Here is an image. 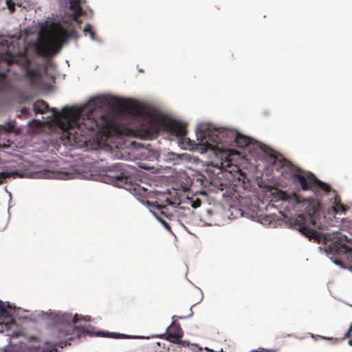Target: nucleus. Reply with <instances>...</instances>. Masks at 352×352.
Instances as JSON below:
<instances>
[{"mask_svg":"<svg viewBox=\"0 0 352 352\" xmlns=\"http://www.w3.org/2000/svg\"><path fill=\"white\" fill-rule=\"evenodd\" d=\"M123 101L114 96H98L89 100L79 109L64 107L61 111L52 108L58 126L63 130V139L71 145L82 147L89 139L91 132H99L107 136L116 130L114 119L107 114L96 119V111L106 104L122 106Z\"/></svg>","mask_w":352,"mask_h":352,"instance_id":"nucleus-1","label":"nucleus"},{"mask_svg":"<svg viewBox=\"0 0 352 352\" xmlns=\"http://www.w3.org/2000/svg\"><path fill=\"white\" fill-rule=\"evenodd\" d=\"M44 319L51 320L53 325L51 329V334L54 340L53 344L61 348L71 344V341L76 337L80 338V336L89 335L90 336H98L110 338L114 339L129 338L125 334L109 332V331H91L84 329L80 325H77L82 317L78 314L74 316L71 314L60 311L45 312L43 314Z\"/></svg>","mask_w":352,"mask_h":352,"instance_id":"nucleus-2","label":"nucleus"},{"mask_svg":"<svg viewBox=\"0 0 352 352\" xmlns=\"http://www.w3.org/2000/svg\"><path fill=\"white\" fill-rule=\"evenodd\" d=\"M278 195L281 200L292 203L294 207L304 212L307 216V217L303 214H298L292 221V226L309 240H313L314 242L319 243L322 240L320 233L311 228L309 226L311 225L315 228H320V223H318L316 220L317 213L320 208V203L314 199H301L295 192L288 193L286 191L280 190Z\"/></svg>","mask_w":352,"mask_h":352,"instance_id":"nucleus-3","label":"nucleus"},{"mask_svg":"<svg viewBox=\"0 0 352 352\" xmlns=\"http://www.w3.org/2000/svg\"><path fill=\"white\" fill-rule=\"evenodd\" d=\"M135 115L140 122L137 135L142 139H153L163 129L177 137H184L187 133L185 123L164 117L156 111L137 108Z\"/></svg>","mask_w":352,"mask_h":352,"instance_id":"nucleus-4","label":"nucleus"},{"mask_svg":"<svg viewBox=\"0 0 352 352\" xmlns=\"http://www.w3.org/2000/svg\"><path fill=\"white\" fill-rule=\"evenodd\" d=\"M76 34L75 30L69 32L59 22H51L43 27L38 34L35 49L38 56L48 58L59 52L67 40Z\"/></svg>","mask_w":352,"mask_h":352,"instance_id":"nucleus-5","label":"nucleus"},{"mask_svg":"<svg viewBox=\"0 0 352 352\" xmlns=\"http://www.w3.org/2000/svg\"><path fill=\"white\" fill-rule=\"evenodd\" d=\"M2 48L3 50L0 54V67L3 65L9 67L16 64L25 69V76L29 80L30 85L34 87H38L41 81V74L38 69L30 67V61L25 50L14 43L2 46Z\"/></svg>","mask_w":352,"mask_h":352,"instance_id":"nucleus-6","label":"nucleus"},{"mask_svg":"<svg viewBox=\"0 0 352 352\" xmlns=\"http://www.w3.org/2000/svg\"><path fill=\"white\" fill-rule=\"evenodd\" d=\"M238 131L228 128H217L202 131L201 144L206 150L219 151V144L233 145Z\"/></svg>","mask_w":352,"mask_h":352,"instance_id":"nucleus-7","label":"nucleus"},{"mask_svg":"<svg viewBox=\"0 0 352 352\" xmlns=\"http://www.w3.org/2000/svg\"><path fill=\"white\" fill-rule=\"evenodd\" d=\"M292 178L294 182H297L302 190L309 189L315 190L320 188L325 192L331 190V186L319 180L313 173L310 172L302 173V170L296 168L295 171L292 173Z\"/></svg>","mask_w":352,"mask_h":352,"instance_id":"nucleus-8","label":"nucleus"},{"mask_svg":"<svg viewBox=\"0 0 352 352\" xmlns=\"http://www.w3.org/2000/svg\"><path fill=\"white\" fill-rule=\"evenodd\" d=\"M107 177L109 178V182L121 188L125 186L129 179L121 164H116L109 167Z\"/></svg>","mask_w":352,"mask_h":352,"instance_id":"nucleus-9","label":"nucleus"},{"mask_svg":"<svg viewBox=\"0 0 352 352\" xmlns=\"http://www.w3.org/2000/svg\"><path fill=\"white\" fill-rule=\"evenodd\" d=\"M331 250L340 257V263H343L352 272V247L340 242H335Z\"/></svg>","mask_w":352,"mask_h":352,"instance_id":"nucleus-10","label":"nucleus"},{"mask_svg":"<svg viewBox=\"0 0 352 352\" xmlns=\"http://www.w3.org/2000/svg\"><path fill=\"white\" fill-rule=\"evenodd\" d=\"M12 309V307L10 305L8 304L7 306H6L4 302L0 300V319L3 318L7 320L6 322H0V325L2 327H4L6 330L10 329L12 327L16 324V321L10 313V309Z\"/></svg>","mask_w":352,"mask_h":352,"instance_id":"nucleus-11","label":"nucleus"},{"mask_svg":"<svg viewBox=\"0 0 352 352\" xmlns=\"http://www.w3.org/2000/svg\"><path fill=\"white\" fill-rule=\"evenodd\" d=\"M164 203L165 204H160L158 203V201H156L153 206L155 207V209L157 210L158 212H153V214L159 219V221L164 226V227L169 230L170 226L168 223L164 220H163L161 217H160L158 216V213L165 216L166 217L170 218V217H173V214L171 213H169V212L168 211V206H172L174 204V203L168 197L166 198Z\"/></svg>","mask_w":352,"mask_h":352,"instance_id":"nucleus-12","label":"nucleus"},{"mask_svg":"<svg viewBox=\"0 0 352 352\" xmlns=\"http://www.w3.org/2000/svg\"><path fill=\"white\" fill-rule=\"evenodd\" d=\"M184 336V331L180 324L173 321L171 324L167 328L166 333L162 337H164L167 340L170 342H177L179 338Z\"/></svg>","mask_w":352,"mask_h":352,"instance_id":"nucleus-13","label":"nucleus"},{"mask_svg":"<svg viewBox=\"0 0 352 352\" xmlns=\"http://www.w3.org/2000/svg\"><path fill=\"white\" fill-rule=\"evenodd\" d=\"M9 70L7 68L6 71L0 72V94L9 91L13 88L12 81L7 74Z\"/></svg>","mask_w":352,"mask_h":352,"instance_id":"nucleus-14","label":"nucleus"},{"mask_svg":"<svg viewBox=\"0 0 352 352\" xmlns=\"http://www.w3.org/2000/svg\"><path fill=\"white\" fill-rule=\"evenodd\" d=\"M250 142L251 139L249 137L238 132L233 145L239 148H245L250 144Z\"/></svg>","mask_w":352,"mask_h":352,"instance_id":"nucleus-15","label":"nucleus"},{"mask_svg":"<svg viewBox=\"0 0 352 352\" xmlns=\"http://www.w3.org/2000/svg\"><path fill=\"white\" fill-rule=\"evenodd\" d=\"M33 109L36 113L43 114L49 109V105L46 102L41 100L34 103Z\"/></svg>","mask_w":352,"mask_h":352,"instance_id":"nucleus-16","label":"nucleus"},{"mask_svg":"<svg viewBox=\"0 0 352 352\" xmlns=\"http://www.w3.org/2000/svg\"><path fill=\"white\" fill-rule=\"evenodd\" d=\"M15 126L14 122H6L4 124L0 125V132L10 133L14 131Z\"/></svg>","mask_w":352,"mask_h":352,"instance_id":"nucleus-17","label":"nucleus"},{"mask_svg":"<svg viewBox=\"0 0 352 352\" xmlns=\"http://www.w3.org/2000/svg\"><path fill=\"white\" fill-rule=\"evenodd\" d=\"M351 332H352V322H351V324L350 325L348 331L346 332V333L342 338H329V337H325V336H320V337L324 340H333L334 342H339V341H342V340H345L346 338H349L351 336Z\"/></svg>","mask_w":352,"mask_h":352,"instance_id":"nucleus-18","label":"nucleus"},{"mask_svg":"<svg viewBox=\"0 0 352 352\" xmlns=\"http://www.w3.org/2000/svg\"><path fill=\"white\" fill-rule=\"evenodd\" d=\"M31 352H57V351L54 346L46 345L32 349Z\"/></svg>","mask_w":352,"mask_h":352,"instance_id":"nucleus-19","label":"nucleus"},{"mask_svg":"<svg viewBox=\"0 0 352 352\" xmlns=\"http://www.w3.org/2000/svg\"><path fill=\"white\" fill-rule=\"evenodd\" d=\"M333 208L336 213L344 212L346 210L344 206L341 204L340 200H338L337 198L335 199V206Z\"/></svg>","mask_w":352,"mask_h":352,"instance_id":"nucleus-20","label":"nucleus"},{"mask_svg":"<svg viewBox=\"0 0 352 352\" xmlns=\"http://www.w3.org/2000/svg\"><path fill=\"white\" fill-rule=\"evenodd\" d=\"M83 32H85V34H90V37L92 39H95L96 34H95L94 31L92 29V26L90 24H87L85 26V28L83 29Z\"/></svg>","mask_w":352,"mask_h":352,"instance_id":"nucleus-21","label":"nucleus"},{"mask_svg":"<svg viewBox=\"0 0 352 352\" xmlns=\"http://www.w3.org/2000/svg\"><path fill=\"white\" fill-rule=\"evenodd\" d=\"M6 5L8 8L10 10L11 12H14L15 10V4L12 0H7Z\"/></svg>","mask_w":352,"mask_h":352,"instance_id":"nucleus-22","label":"nucleus"},{"mask_svg":"<svg viewBox=\"0 0 352 352\" xmlns=\"http://www.w3.org/2000/svg\"><path fill=\"white\" fill-rule=\"evenodd\" d=\"M8 336H10V339H12L20 337L22 336V333L21 331H14L8 334Z\"/></svg>","mask_w":352,"mask_h":352,"instance_id":"nucleus-23","label":"nucleus"},{"mask_svg":"<svg viewBox=\"0 0 352 352\" xmlns=\"http://www.w3.org/2000/svg\"><path fill=\"white\" fill-rule=\"evenodd\" d=\"M175 344H177L180 346H188L189 344H190V342L188 341H186V340H182V338H179V342H174Z\"/></svg>","mask_w":352,"mask_h":352,"instance_id":"nucleus-24","label":"nucleus"},{"mask_svg":"<svg viewBox=\"0 0 352 352\" xmlns=\"http://www.w3.org/2000/svg\"><path fill=\"white\" fill-rule=\"evenodd\" d=\"M8 176V174L4 172L0 173V184H2L4 179Z\"/></svg>","mask_w":352,"mask_h":352,"instance_id":"nucleus-25","label":"nucleus"},{"mask_svg":"<svg viewBox=\"0 0 352 352\" xmlns=\"http://www.w3.org/2000/svg\"><path fill=\"white\" fill-rule=\"evenodd\" d=\"M200 204H201L200 200L197 199L195 202H194L192 204V206L193 208H196L200 206Z\"/></svg>","mask_w":352,"mask_h":352,"instance_id":"nucleus-26","label":"nucleus"},{"mask_svg":"<svg viewBox=\"0 0 352 352\" xmlns=\"http://www.w3.org/2000/svg\"><path fill=\"white\" fill-rule=\"evenodd\" d=\"M21 113L24 115H30L29 109L27 108H23L21 109Z\"/></svg>","mask_w":352,"mask_h":352,"instance_id":"nucleus-27","label":"nucleus"},{"mask_svg":"<svg viewBox=\"0 0 352 352\" xmlns=\"http://www.w3.org/2000/svg\"><path fill=\"white\" fill-rule=\"evenodd\" d=\"M258 352H275V351L273 350H266L263 349H260Z\"/></svg>","mask_w":352,"mask_h":352,"instance_id":"nucleus-28","label":"nucleus"},{"mask_svg":"<svg viewBox=\"0 0 352 352\" xmlns=\"http://www.w3.org/2000/svg\"><path fill=\"white\" fill-rule=\"evenodd\" d=\"M349 344L352 346V339L349 340Z\"/></svg>","mask_w":352,"mask_h":352,"instance_id":"nucleus-29","label":"nucleus"},{"mask_svg":"<svg viewBox=\"0 0 352 352\" xmlns=\"http://www.w3.org/2000/svg\"><path fill=\"white\" fill-rule=\"evenodd\" d=\"M140 167L142 168H144V169H148V168L146 167V166H140Z\"/></svg>","mask_w":352,"mask_h":352,"instance_id":"nucleus-30","label":"nucleus"},{"mask_svg":"<svg viewBox=\"0 0 352 352\" xmlns=\"http://www.w3.org/2000/svg\"><path fill=\"white\" fill-rule=\"evenodd\" d=\"M3 329L0 330V333H3Z\"/></svg>","mask_w":352,"mask_h":352,"instance_id":"nucleus-31","label":"nucleus"}]
</instances>
